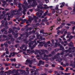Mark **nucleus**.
Listing matches in <instances>:
<instances>
[{"instance_id": "nucleus-1", "label": "nucleus", "mask_w": 75, "mask_h": 75, "mask_svg": "<svg viewBox=\"0 0 75 75\" xmlns=\"http://www.w3.org/2000/svg\"><path fill=\"white\" fill-rule=\"evenodd\" d=\"M28 3L33 2V3L31 5H30L28 7H26L25 6H24L23 7L24 9L23 11H24L25 12L27 11L26 10L28 8H30L31 7H35V6L37 5V2L35 1V0H28Z\"/></svg>"}, {"instance_id": "nucleus-2", "label": "nucleus", "mask_w": 75, "mask_h": 75, "mask_svg": "<svg viewBox=\"0 0 75 75\" xmlns=\"http://www.w3.org/2000/svg\"><path fill=\"white\" fill-rule=\"evenodd\" d=\"M17 11V10H15V11H14L13 10H11V13H7V15H8L9 16V17H10V15H11V16H14V13H16Z\"/></svg>"}, {"instance_id": "nucleus-3", "label": "nucleus", "mask_w": 75, "mask_h": 75, "mask_svg": "<svg viewBox=\"0 0 75 75\" xmlns=\"http://www.w3.org/2000/svg\"><path fill=\"white\" fill-rule=\"evenodd\" d=\"M36 11H38L39 12H37L36 13V15L37 16H38V15H39L38 16L39 17H41V16L40 15H40H42V11H41L39 9H36Z\"/></svg>"}, {"instance_id": "nucleus-4", "label": "nucleus", "mask_w": 75, "mask_h": 75, "mask_svg": "<svg viewBox=\"0 0 75 75\" xmlns=\"http://www.w3.org/2000/svg\"><path fill=\"white\" fill-rule=\"evenodd\" d=\"M34 42H35V45L33 46V48H34V47H35V45L38 44L37 43H36V41H35V40H34V42L32 41L31 42V43H29L28 44L29 45V47H31V45L32 44H33V43H34Z\"/></svg>"}, {"instance_id": "nucleus-5", "label": "nucleus", "mask_w": 75, "mask_h": 75, "mask_svg": "<svg viewBox=\"0 0 75 75\" xmlns=\"http://www.w3.org/2000/svg\"><path fill=\"white\" fill-rule=\"evenodd\" d=\"M37 42L38 43H39L40 44L38 45V47H42L43 46V44H45V42H40V41H37Z\"/></svg>"}, {"instance_id": "nucleus-6", "label": "nucleus", "mask_w": 75, "mask_h": 75, "mask_svg": "<svg viewBox=\"0 0 75 75\" xmlns=\"http://www.w3.org/2000/svg\"><path fill=\"white\" fill-rule=\"evenodd\" d=\"M35 52L34 50H27V53H28L29 54H32L33 53H34Z\"/></svg>"}, {"instance_id": "nucleus-7", "label": "nucleus", "mask_w": 75, "mask_h": 75, "mask_svg": "<svg viewBox=\"0 0 75 75\" xmlns=\"http://www.w3.org/2000/svg\"><path fill=\"white\" fill-rule=\"evenodd\" d=\"M15 54H16V53L14 52L10 53V55L8 56V57L9 58H11V57H14L15 55Z\"/></svg>"}, {"instance_id": "nucleus-8", "label": "nucleus", "mask_w": 75, "mask_h": 75, "mask_svg": "<svg viewBox=\"0 0 75 75\" xmlns=\"http://www.w3.org/2000/svg\"><path fill=\"white\" fill-rule=\"evenodd\" d=\"M20 20L22 21V22L21 23V24H23V23H25L26 21H27V19H25L24 20H23V18H21L20 19Z\"/></svg>"}, {"instance_id": "nucleus-9", "label": "nucleus", "mask_w": 75, "mask_h": 75, "mask_svg": "<svg viewBox=\"0 0 75 75\" xmlns=\"http://www.w3.org/2000/svg\"><path fill=\"white\" fill-rule=\"evenodd\" d=\"M40 33H42L43 34L44 36H47L48 35L47 33H44V30H41L40 31Z\"/></svg>"}, {"instance_id": "nucleus-10", "label": "nucleus", "mask_w": 75, "mask_h": 75, "mask_svg": "<svg viewBox=\"0 0 75 75\" xmlns=\"http://www.w3.org/2000/svg\"><path fill=\"white\" fill-rule=\"evenodd\" d=\"M26 63L28 62V63H29V64H32V63L33 62V60L30 61V59H29L26 60Z\"/></svg>"}, {"instance_id": "nucleus-11", "label": "nucleus", "mask_w": 75, "mask_h": 75, "mask_svg": "<svg viewBox=\"0 0 75 75\" xmlns=\"http://www.w3.org/2000/svg\"><path fill=\"white\" fill-rule=\"evenodd\" d=\"M61 10H58L57 11V14L56 15V16H58L59 15V14H61Z\"/></svg>"}, {"instance_id": "nucleus-12", "label": "nucleus", "mask_w": 75, "mask_h": 75, "mask_svg": "<svg viewBox=\"0 0 75 75\" xmlns=\"http://www.w3.org/2000/svg\"><path fill=\"white\" fill-rule=\"evenodd\" d=\"M41 6H42V3L40 4V6H38V8H40V9H42V8H43V7H42Z\"/></svg>"}, {"instance_id": "nucleus-13", "label": "nucleus", "mask_w": 75, "mask_h": 75, "mask_svg": "<svg viewBox=\"0 0 75 75\" xmlns=\"http://www.w3.org/2000/svg\"><path fill=\"white\" fill-rule=\"evenodd\" d=\"M21 4H18V7L19 8L18 9V11H21Z\"/></svg>"}, {"instance_id": "nucleus-14", "label": "nucleus", "mask_w": 75, "mask_h": 75, "mask_svg": "<svg viewBox=\"0 0 75 75\" xmlns=\"http://www.w3.org/2000/svg\"><path fill=\"white\" fill-rule=\"evenodd\" d=\"M33 18H34L35 20L34 21L35 22H37V20H38V17H36L35 16H34Z\"/></svg>"}, {"instance_id": "nucleus-15", "label": "nucleus", "mask_w": 75, "mask_h": 75, "mask_svg": "<svg viewBox=\"0 0 75 75\" xmlns=\"http://www.w3.org/2000/svg\"><path fill=\"white\" fill-rule=\"evenodd\" d=\"M67 34V31L64 32V34L63 35L61 36V38H63L64 37H65V34Z\"/></svg>"}, {"instance_id": "nucleus-16", "label": "nucleus", "mask_w": 75, "mask_h": 75, "mask_svg": "<svg viewBox=\"0 0 75 75\" xmlns=\"http://www.w3.org/2000/svg\"><path fill=\"white\" fill-rule=\"evenodd\" d=\"M68 14V11H65L64 12V14L67 15Z\"/></svg>"}, {"instance_id": "nucleus-17", "label": "nucleus", "mask_w": 75, "mask_h": 75, "mask_svg": "<svg viewBox=\"0 0 75 75\" xmlns=\"http://www.w3.org/2000/svg\"><path fill=\"white\" fill-rule=\"evenodd\" d=\"M54 47H56L57 46H61V44H57V43H55Z\"/></svg>"}, {"instance_id": "nucleus-18", "label": "nucleus", "mask_w": 75, "mask_h": 75, "mask_svg": "<svg viewBox=\"0 0 75 75\" xmlns=\"http://www.w3.org/2000/svg\"><path fill=\"white\" fill-rule=\"evenodd\" d=\"M23 54L25 55H24V57L25 58H28V57L26 55H27V54H26V53L25 52H23Z\"/></svg>"}, {"instance_id": "nucleus-19", "label": "nucleus", "mask_w": 75, "mask_h": 75, "mask_svg": "<svg viewBox=\"0 0 75 75\" xmlns=\"http://www.w3.org/2000/svg\"><path fill=\"white\" fill-rule=\"evenodd\" d=\"M66 30L65 29H63L62 30L60 31V33L61 34H63L64 33V31Z\"/></svg>"}, {"instance_id": "nucleus-20", "label": "nucleus", "mask_w": 75, "mask_h": 75, "mask_svg": "<svg viewBox=\"0 0 75 75\" xmlns=\"http://www.w3.org/2000/svg\"><path fill=\"white\" fill-rule=\"evenodd\" d=\"M44 7H45L44 8H49V7L47 6V5H44Z\"/></svg>"}, {"instance_id": "nucleus-21", "label": "nucleus", "mask_w": 75, "mask_h": 75, "mask_svg": "<svg viewBox=\"0 0 75 75\" xmlns=\"http://www.w3.org/2000/svg\"><path fill=\"white\" fill-rule=\"evenodd\" d=\"M10 60L11 61H14V62H15L16 59H10Z\"/></svg>"}, {"instance_id": "nucleus-22", "label": "nucleus", "mask_w": 75, "mask_h": 75, "mask_svg": "<svg viewBox=\"0 0 75 75\" xmlns=\"http://www.w3.org/2000/svg\"><path fill=\"white\" fill-rule=\"evenodd\" d=\"M39 62L40 64H44V62H42L41 60H40L39 61Z\"/></svg>"}, {"instance_id": "nucleus-23", "label": "nucleus", "mask_w": 75, "mask_h": 75, "mask_svg": "<svg viewBox=\"0 0 75 75\" xmlns=\"http://www.w3.org/2000/svg\"><path fill=\"white\" fill-rule=\"evenodd\" d=\"M60 33H61V31L58 30L57 31V34L58 35H59L60 34Z\"/></svg>"}, {"instance_id": "nucleus-24", "label": "nucleus", "mask_w": 75, "mask_h": 75, "mask_svg": "<svg viewBox=\"0 0 75 75\" xmlns=\"http://www.w3.org/2000/svg\"><path fill=\"white\" fill-rule=\"evenodd\" d=\"M52 56V55H51V54H50L49 56L48 55L47 56L45 54L44 55V57H51Z\"/></svg>"}, {"instance_id": "nucleus-25", "label": "nucleus", "mask_w": 75, "mask_h": 75, "mask_svg": "<svg viewBox=\"0 0 75 75\" xmlns=\"http://www.w3.org/2000/svg\"><path fill=\"white\" fill-rule=\"evenodd\" d=\"M47 13H48V11H46L45 13L44 14V16H45L47 14Z\"/></svg>"}, {"instance_id": "nucleus-26", "label": "nucleus", "mask_w": 75, "mask_h": 75, "mask_svg": "<svg viewBox=\"0 0 75 75\" xmlns=\"http://www.w3.org/2000/svg\"><path fill=\"white\" fill-rule=\"evenodd\" d=\"M42 22H47V21H48V20H44V19H43L42 20Z\"/></svg>"}, {"instance_id": "nucleus-27", "label": "nucleus", "mask_w": 75, "mask_h": 75, "mask_svg": "<svg viewBox=\"0 0 75 75\" xmlns=\"http://www.w3.org/2000/svg\"><path fill=\"white\" fill-rule=\"evenodd\" d=\"M4 45L6 47H8V45H7V43H4Z\"/></svg>"}, {"instance_id": "nucleus-28", "label": "nucleus", "mask_w": 75, "mask_h": 75, "mask_svg": "<svg viewBox=\"0 0 75 75\" xmlns=\"http://www.w3.org/2000/svg\"><path fill=\"white\" fill-rule=\"evenodd\" d=\"M25 46V45H23L22 46V47H21L20 48L21 50H22L23 49V47H24Z\"/></svg>"}, {"instance_id": "nucleus-29", "label": "nucleus", "mask_w": 75, "mask_h": 75, "mask_svg": "<svg viewBox=\"0 0 75 75\" xmlns=\"http://www.w3.org/2000/svg\"><path fill=\"white\" fill-rule=\"evenodd\" d=\"M58 7H59V5H57L56 6V7L55 8V9L56 10H58Z\"/></svg>"}, {"instance_id": "nucleus-30", "label": "nucleus", "mask_w": 75, "mask_h": 75, "mask_svg": "<svg viewBox=\"0 0 75 75\" xmlns=\"http://www.w3.org/2000/svg\"><path fill=\"white\" fill-rule=\"evenodd\" d=\"M21 65V64H18L17 65L18 67H16V68H18L20 67V66Z\"/></svg>"}, {"instance_id": "nucleus-31", "label": "nucleus", "mask_w": 75, "mask_h": 75, "mask_svg": "<svg viewBox=\"0 0 75 75\" xmlns=\"http://www.w3.org/2000/svg\"><path fill=\"white\" fill-rule=\"evenodd\" d=\"M60 4H62L63 6H65V3L63 2L62 3H60Z\"/></svg>"}, {"instance_id": "nucleus-32", "label": "nucleus", "mask_w": 75, "mask_h": 75, "mask_svg": "<svg viewBox=\"0 0 75 75\" xmlns=\"http://www.w3.org/2000/svg\"><path fill=\"white\" fill-rule=\"evenodd\" d=\"M9 31L8 32V33H9V34L11 33V29H9Z\"/></svg>"}, {"instance_id": "nucleus-33", "label": "nucleus", "mask_w": 75, "mask_h": 75, "mask_svg": "<svg viewBox=\"0 0 75 75\" xmlns=\"http://www.w3.org/2000/svg\"><path fill=\"white\" fill-rule=\"evenodd\" d=\"M71 14H75V12L74 11H71L70 13Z\"/></svg>"}, {"instance_id": "nucleus-34", "label": "nucleus", "mask_w": 75, "mask_h": 75, "mask_svg": "<svg viewBox=\"0 0 75 75\" xmlns=\"http://www.w3.org/2000/svg\"><path fill=\"white\" fill-rule=\"evenodd\" d=\"M71 34V33H68L67 34V38H69V36H68V35H70V34Z\"/></svg>"}, {"instance_id": "nucleus-35", "label": "nucleus", "mask_w": 75, "mask_h": 75, "mask_svg": "<svg viewBox=\"0 0 75 75\" xmlns=\"http://www.w3.org/2000/svg\"><path fill=\"white\" fill-rule=\"evenodd\" d=\"M60 68L61 70H64V68H62V67L60 66Z\"/></svg>"}, {"instance_id": "nucleus-36", "label": "nucleus", "mask_w": 75, "mask_h": 75, "mask_svg": "<svg viewBox=\"0 0 75 75\" xmlns=\"http://www.w3.org/2000/svg\"><path fill=\"white\" fill-rule=\"evenodd\" d=\"M60 23V21H58L56 23L57 24H59V23Z\"/></svg>"}, {"instance_id": "nucleus-37", "label": "nucleus", "mask_w": 75, "mask_h": 75, "mask_svg": "<svg viewBox=\"0 0 75 75\" xmlns=\"http://www.w3.org/2000/svg\"><path fill=\"white\" fill-rule=\"evenodd\" d=\"M6 1H9V2H11L13 0H6Z\"/></svg>"}, {"instance_id": "nucleus-38", "label": "nucleus", "mask_w": 75, "mask_h": 75, "mask_svg": "<svg viewBox=\"0 0 75 75\" xmlns=\"http://www.w3.org/2000/svg\"><path fill=\"white\" fill-rule=\"evenodd\" d=\"M46 3H48L49 2V0H44Z\"/></svg>"}, {"instance_id": "nucleus-39", "label": "nucleus", "mask_w": 75, "mask_h": 75, "mask_svg": "<svg viewBox=\"0 0 75 75\" xmlns=\"http://www.w3.org/2000/svg\"><path fill=\"white\" fill-rule=\"evenodd\" d=\"M72 28V31H74V30H75V26H74Z\"/></svg>"}, {"instance_id": "nucleus-40", "label": "nucleus", "mask_w": 75, "mask_h": 75, "mask_svg": "<svg viewBox=\"0 0 75 75\" xmlns=\"http://www.w3.org/2000/svg\"><path fill=\"white\" fill-rule=\"evenodd\" d=\"M57 21H60L61 20V19H60L59 18H57Z\"/></svg>"}, {"instance_id": "nucleus-41", "label": "nucleus", "mask_w": 75, "mask_h": 75, "mask_svg": "<svg viewBox=\"0 0 75 75\" xmlns=\"http://www.w3.org/2000/svg\"><path fill=\"white\" fill-rule=\"evenodd\" d=\"M66 25L68 26H71V25L70 23H67Z\"/></svg>"}, {"instance_id": "nucleus-42", "label": "nucleus", "mask_w": 75, "mask_h": 75, "mask_svg": "<svg viewBox=\"0 0 75 75\" xmlns=\"http://www.w3.org/2000/svg\"><path fill=\"white\" fill-rule=\"evenodd\" d=\"M3 23H4V21H2V25H1L2 26H3V25H4V24H3Z\"/></svg>"}, {"instance_id": "nucleus-43", "label": "nucleus", "mask_w": 75, "mask_h": 75, "mask_svg": "<svg viewBox=\"0 0 75 75\" xmlns=\"http://www.w3.org/2000/svg\"><path fill=\"white\" fill-rule=\"evenodd\" d=\"M6 54H9V52H8V51H6Z\"/></svg>"}, {"instance_id": "nucleus-44", "label": "nucleus", "mask_w": 75, "mask_h": 75, "mask_svg": "<svg viewBox=\"0 0 75 75\" xmlns=\"http://www.w3.org/2000/svg\"><path fill=\"white\" fill-rule=\"evenodd\" d=\"M5 11H8V10H9V9H8V8H5Z\"/></svg>"}, {"instance_id": "nucleus-45", "label": "nucleus", "mask_w": 75, "mask_h": 75, "mask_svg": "<svg viewBox=\"0 0 75 75\" xmlns=\"http://www.w3.org/2000/svg\"><path fill=\"white\" fill-rule=\"evenodd\" d=\"M2 18H3V15H1L0 16V19H2Z\"/></svg>"}, {"instance_id": "nucleus-46", "label": "nucleus", "mask_w": 75, "mask_h": 75, "mask_svg": "<svg viewBox=\"0 0 75 75\" xmlns=\"http://www.w3.org/2000/svg\"><path fill=\"white\" fill-rule=\"evenodd\" d=\"M2 2H3L4 4H6V1H2Z\"/></svg>"}, {"instance_id": "nucleus-47", "label": "nucleus", "mask_w": 75, "mask_h": 75, "mask_svg": "<svg viewBox=\"0 0 75 75\" xmlns=\"http://www.w3.org/2000/svg\"><path fill=\"white\" fill-rule=\"evenodd\" d=\"M55 10H54L53 11H52V13L53 14H54V13H55Z\"/></svg>"}, {"instance_id": "nucleus-48", "label": "nucleus", "mask_w": 75, "mask_h": 75, "mask_svg": "<svg viewBox=\"0 0 75 75\" xmlns=\"http://www.w3.org/2000/svg\"><path fill=\"white\" fill-rule=\"evenodd\" d=\"M60 74H64V73H63V72H62V71H61L60 72Z\"/></svg>"}, {"instance_id": "nucleus-49", "label": "nucleus", "mask_w": 75, "mask_h": 75, "mask_svg": "<svg viewBox=\"0 0 75 75\" xmlns=\"http://www.w3.org/2000/svg\"><path fill=\"white\" fill-rule=\"evenodd\" d=\"M27 47H25V49H23V51H25V50H27Z\"/></svg>"}, {"instance_id": "nucleus-50", "label": "nucleus", "mask_w": 75, "mask_h": 75, "mask_svg": "<svg viewBox=\"0 0 75 75\" xmlns=\"http://www.w3.org/2000/svg\"><path fill=\"white\" fill-rule=\"evenodd\" d=\"M1 31H2V32H3V31H5V29L4 28L3 29H2L1 30Z\"/></svg>"}, {"instance_id": "nucleus-51", "label": "nucleus", "mask_w": 75, "mask_h": 75, "mask_svg": "<svg viewBox=\"0 0 75 75\" xmlns=\"http://www.w3.org/2000/svg\"><path fill=\"white\" fill-rule=\"evenodd\" d=\"M30 22V23H31L32 21H31V19H29L28 20Z\"/></svg>"}, {"instance_id": "nucleus-52", "label": "nucleus", "mask_w": 75, "mask_h": 75, "mask_svg": "<svg viewBox=\"0 0 75 75\" xmlns=\"http://www.w3.org/2000/svg\"><path fill=\"white\" fill-rule=\"evenodd\" d=\"M68 68H66V69L65 70V71H66V72H67V71H68Z\"/></svg>"}, {"instance_id": "nucleus-53", "label": "nucleus", "mask_w": 75, "mask_h": 75, "mask_svg": "<svg viewBox=\"0 0 75 75\" xmlns=\"http://www.w3.org/2000/svg\"><path fill=\"white\" fill-rule=\"evenodd\" d=\"M70 38H74V36L71 35L70 36Z\"/></svg>"}, {"instance_id": "nucleus-54", "label": "nucleus", "mask_w": 75, "mask_h": 75, "mask_svg": "<svg viewBox=\"0 0 75 75\" xmlns=\"http://www.w3.org/2000/svg\"><path fill=\"white\" fill-rule=\"evenodd\" d=\"M28 21H29L28 20L26 21V24H28V23H29V22Z\"/></svg>"}, {"instance_id": "nucleus-55", "label": "nucleus", "mask_w": 75, "mask_h": 75, "mask_svg": "<svg viewBox=\"0 0 75 75\" xmlns=\"http://www.w3.org/2000/svg\"><path fill=\"white\" fill-rule=\"evenodd\" d=\"M65 23H62V25H65Z\"/></svg>"}, {"instance_id": "nucleus-56", "label": "nucleus", "mask_w": 75, "mask_h": 75, "mask_svg": "<svg viewBox=\"0 0 75 75\" xmlns=\"http://www.w3.org/2000/svg\"><path fill=\"white\" fill-rule=\"evenodd\" d=\"M44 46L45 47H47V44L45 45H44Z\"/></svg>"}, {"instance_id": "nucleus-57", "label": "nucleus", "mask_w": 75, "mask_h": 75, "mask_svg": "<svg viewBox=\"0 0 75 75\" xmlns=\"http://www.w3.org/2000/svg\"><path fill=\"white\" fill-rule=\"evenodd\" d=\"M51 41L52 42V44H54V40H52Z\"/></svg>"}, {"instance_id": "nucleus-58", "label": "nucleus", "mask_w": 75, "mask_h": 75, "mask_svg": "<svg viewBox=\"0 0 75 75\" xmlns=\"http://www.w3.org/2000/svg\"><path fill=\"white\" fill-rule=\"evenodd\" d=\"M14 50H15L14 49H12L11 50V51H14Z\"/></svg>"}, {"instance_id": "nucleus-59", "label": "nucleus", "mask_w": 75, "mask_h": 75, "mask_svg": "<svg viewBox=\"0 0 75 75\" xmlns=\"http://www.w3.org/2000/svg\"><path fill=\"white\" fill-rule=\"evenodd\" d=\"M70 23L71 24H74V22H70Z\"/></svg>"}, {"instance_id": "nucleus-60", "label": "nucleus", "mask_w": 75, "mask_h": 75, "mask_svg": "<svg viewBox=\"0 0 75 75\" xmlns=\"http://www.w3.org/2000/svg\"><path fill=\"white\" fill-rule=\"evenodd\" d=\"M9 47H10L11 48H12L13 47V46H9Z\"/></svg>"}, {"instance_id": "nucleus-61", "label": "nucleus", "mask_w": 75, "mask_h": 75, "mask_svg": "<svg viewBox=\"0 0 75 75\" xmlns=\"http://www.w3.org/2000/svg\"><path fill=\"white\" fill-rule=\"evenodd\" d=\"M50 30H52V27H51L50 28Z\"/></svg>"}, {"instance_id": "nucleus-62", "label": "nucleus", "mask_w": 75, "mask_h": 75, "mask_svg": "<svg viewBox=\"0 0 75 75\" xmlns=\"http://www.w3.org/2000/svg\"><path fill=\"white\" fill-rule=\"evenodd\" d=\"M9 60H10V59H9V58H7L6 59V60L7 61H9Z\"/></svg>"}, {"instance_id": "nucleus-63", "label": "nucleus", "mask_w": 75, "mask_h": 75, "mask_svg": "<svg viewBox=\"0 0 75 75\" xmlns=\"http://www.w3.org/2000/svg\"><path fill=\"white\" fill-rule=\"evenodd\" d=\"M74 11H75V7H74V9L73 10Z\"/></svg>"}, {"instance_id": "nucleus-64", "label": "nucleus", "mask_w": 75, "mask_h": 75, "mask_svg": "<svg viewBox=\"0 0 75 75\" xmlns=\"http://www.w3.org/2000/svg\"><path fill=\"white\" fill-rule=\"evenodd\" d=\"M50 44V41H49L47 42V44Z\"/></svg>"}]
</instances>
